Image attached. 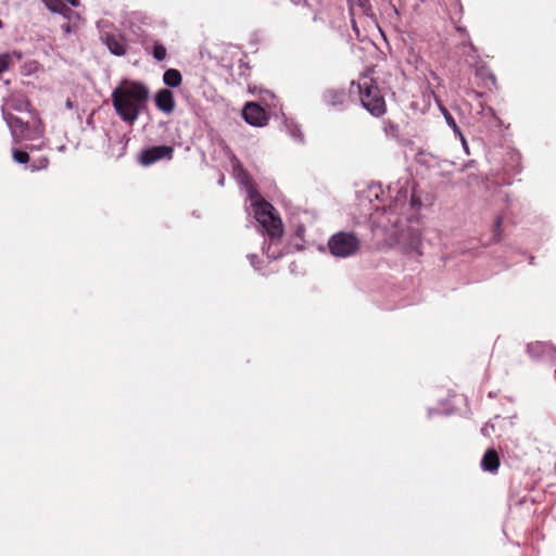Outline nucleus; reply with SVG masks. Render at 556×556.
Instances as JSON below:
<instances>
[{"label":"nucleus","mask_w":556,"mask_h":556,"mask_svg":"<svg viewBox=\"0 0 556 556\" xmlns=\"http://www.w3.org/2000/svg\"><path fill=\"white\" fill-rule=\"evenodd\" d=\"M111 99L119 118L134 124L147 105L149 89L140 81L124 79L114 88Z\"/></svg>","instance_id":"nucleus-1"},{"label":"nucleus","mask_w":556,"mask_h":556,"mask_svg":"<svg viewBox=\"0 0 556 556\" xmlns=\"http://www.w3.org/2000/svg\"><path fill=\"white\" fill-rule=\"evenodd\" d=\"M356 86L359 101L363 108L374 117H381L387 112V103L381 90L374 77V68L362 73L357 83H352V88Z\"/></svg>","instance_id":"nucleus-2"},{"label":"nucleus","mask_w":556,"mask_h":556,"mask_svg":"<svg viewBox=\"0 0 556 556\" xmlns=\"http://www.w3.org/2000/svg\"><path fill=\"white\" fill-rule=\"evenodd\" d=\"M252 205L256 220L261 224L269 238L271 240L280 239L283 235V225L275 207L261 198L255 199Z\"/></svg>","instance_id":"nucleus-3"},{"label":"nucleus","mask_w":556,"mask_h":556,"mask_svg":"<svg viewBox=\"0 0 556 556\" xmlns=\"http://www.w3.org/2000/svg\"><path fill=\"white\" fill-rule=\"evenodd\" d=\"M361 248V240L354 232L339 231L328 241L329 252L336 257H350Z\"/></svg>","instance_id":"nucleus-4"},{"label":"nucleus","mask_w":556,"mask_h":556,"mask_svg":"<svg viewBox=\"0 0 556 556\" xmlns=\"http://www.w3.org/2000/svg\"><path fill=\"white\" fill-rule=\"evenodd\" d=\"M174 148L170 146H154L143 150L140 154V163L149 166L161 160H172Z\"/></svg>","instance_id":"nucleus-5"},{"label":"nucleus","mask_w":556,"mask_h":556,"mask_svg":"<svg viewBox=\"0 0 556 556\" xmlns=\"http://www.w3.org/2000/svg\"><path fill=\"white\" fill-rule=\"evenodd\" d=\"M244 121L256 127H264L268 123L266 111L256 102H248L242 110Z\"/></svg>","instance_id":"nucleus-6"},{"label":"nucleus","mask_w":556,"mask_h":556,"mask_svg":"<svg viewBox=\"0 0 556 556\" xmlns=\"http://www.w3.org/2000/svg\"><path fill=\"white\" fill-rule=\"evenodd\" d=\"M155 105L160 111L170 114L175 109L173 92L166 88L159 90L155 94Z\"/></svg>","instance_id":"nucleus-7"},{"label":"nucleus","mask_w":556,"mask_h":556,"mask_svg":"<svg viewBox=\"0 0 556 556\" xmlns=\"http://www.w3.org/2000/svg\"><path fill=\"white\" fill-rule=\"evenodd\" d=\"M501 465L498 453L494 448H489L485 451L482 459L481 467L484 471H489L494 473L498 470Z\"/></svg>","instance_id":"nucleus-8"},{"label":"nucleus","mask_w":556,"mask_h":556,"mask_svg":"<svg viewBox=\"0 0 556 556\" xmlns=\"http://www.w3.org/2000/svg\"><path fill=\"white\" fill-rule=\"evenodd\" d=\"M106 46L115 55L122 56L126 54V46L123 38H118L114 35L108 36Z\"/></svg>","instance_id":"nucleus-9"},{"label":"nucleus","mask_w":556,"mask_h":556,"mask_svg":"<svg viewBox=\"0 0 556 556\" xmlns=\"http://www.w3.org/2000/svg\"><path fill=\"white\" fill-rule=\"evenodd\" d=\"M346 94L343 90L329 89L324 93V100L328 105L336 106L344 103Z\"/></svg>","instance_id":"nucleus-10"},{"label":"nucleus","mask_w":556,"mask_h":556,"mask_svg":"<svg viewBox=\"0 0 556 556\" xmlns=\"http://www.w3.org/2000/svg\"><path fill=\"white\" fill-rule=\"evenodd\" d=\"M163 81L168 87H179L182 83L181 73L176 68L166 70L163 74Z\"/></svg>","instance_id":"nucleus-11"},{"label":"nucleus","mask_w":556,"mask_h":556,"mask_svg":"<svg viewBox=\"0 0 556 556\" xmlns=\"http://www.w3.org/2000/svg\"><path fill=\"white\" fill-rule=\"evenodd\" d=\"M552 350V345L547 342L535 341L531 342L527 346V351L530 355L534 357H539L544 353H547Z\"/></svg>","instance_id":"nucleus-12"},{"label":"nucleus","mask_w":556,"mask_h":556,"mask_svg":"<svg viewBox=\"0 0 556 556\" xmlns=\"http://www.w3.org/2000/svg\"><path fill=\"white\" fill-rule=\"evenodd\" d=\"M502 225H503V217L502 216H497L494 220V224H493V229H492V241L493 242H498L502 238Z\"/></svg>","instance_id":"nucleus-13"},{"label":"nucleus","mask_w":556,"mask_h":556,"mask_svg":"<svg viewBox=\"0 0 556 556\" xmlns=\"http://www.w3.org/2000/svg\"><path fill=\"white\" fill-rule=\"evenodd\" d=\"M166 54V48L162 43L155 42L153 45L152 55L156 61H163Z\"/></svg>","instance_id":"nucleus-14"},{"label":"nucleus","mask_w":556,"mask_h":556,"mask_svg":"<svg viewBox=\"0 0 556 556\" xmlns=\"http://www.w3.org/2000/svg\"><path fill=\"white\" fill-rule=\"evenodd\" d=\"M41 2L53 13L61 12L63 9V0H41Z\"/></svg>","instance_id":"nucleus-15"},{"label":"nucleus","mask_w":556,"mask_h":556,"mask_svg":"<svg viewBox=\"0 0 556 556\" xmlns=\"http://www.w3.org/2000/svg\"><path fill=\"white\" fill-rule=\"evenodd\" d=\"M384 131L388 136L397 137L400 132L399 125L392 121L384 122Z\"/></svg>","instance_id":"nucleus-16"},{"label":"nucleus","mask_w":556,"mask_h":556,"mask_svg":"<svg viewBox=\"0 0 556 556\" xmlns=\"http://www.w3.org/2000/svg\"><path fill=\"white\" fill-rule=\"evenodd\" d=\"M13 160L21 164H26L29 161V154L26 151L14 150Z\"/></svg>","instance_id":"nucleus-17"},{"label":"nucleus","mask_w":556,"mask_h":556,"mask_svg":"<svg viewBox=\"0 0 556 556\" xmlns=\"http://www.w3.org/2000/svg\"><path fill=\"white\" fill-rule=\"evenodd\" d=\"M353 5L356 4L359 7V9L362 10V12L366 15L369 14V12L371 11V7H370V3L368 0H350Z\"/></svg>","instance_id":"nucleus-18"},{"label":"nucleus","mask_w":556,"mask_h":556,"mask_svg":"<svg viewBox=\"0 0 556 556\" xmlns=\"http://www.w3.org/2000/svg\"><path fill=\"white\" fill-rule=\"evenodd\" d=\"M10 62V54L5 53L0 55V75L9 68Z\"/></svg>","instance_id":"nucleus-19"},{"label":"nucleus","mask_w":556,"mask_h":556,"mask_svg":"<svg viewBox=\"0 0 556 556\" xmlns=\"http://www.w3.org/2000/svg\"><path fill=\"white\" fill-rule=\"evenodd\" d=\"M48 163H49V160L48 157H41L39 160V164L38 165H31V168L33 170H38V169H41V168H46L48 166Z\"/></svg>","instance_id":"nucleus-20"},{"label":"nucleus","mask_w":556,"mask_h":556,"mask_svg":"<svg viewBox=\"0 0 556 556\" xmlns=\"http://www.w3.org/2000/svg\"><path fill=\"white\" fill-rule=\"evenodd\" d=\"M59 14L63 15L65 18L70 20L73 11L64 3L63 9L61 12H58Z\"/></svg>","instance_id":"nucleus-21"},{"label":"nucleus","mask_w":556,"mask_h":556,"mask_svg":"<svg viewBox=\"0 0 556 556\" xmlns=\"http://www.w3.org/2000/svg\"><path fill=\"white\" fill-rule=\"evenodd\" d=\"M450 125L453 127L454 131H458V127L452 117L448 118Z\"/></svg>","instance_id":"nucleus-22"},{"label":"nucleus","mask_w":556,"mask_h":556,"mask_svg":"<svg viewBox=\"0 0 556 556\" xmlns=\"http://www.w3.org/2000/svg\"><path fill=\"white\" fill-rule=\"evenodd\" d=\"M62 28H63V30H64L65 33H70V31H71V25H70V23L64 24V25L62 26Z\"/></svg>","instance_id":"nucleus-23"}]
</instances>
